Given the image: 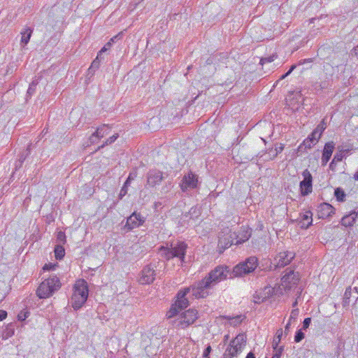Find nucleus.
Segmentation results:
<instances>
[{
  "mask_svg": "<svg viewBox=\"0 0 358 358\" xmlns=\"http://www.w3.org/2000/svg\"><path fill=\"white\" fill-rule=\"evenodd\" d=\"M334 208L327 203H322L317 207V216L319 218L324 219L334 214Z\"/></svg>",
  "mask_w": 358,
  "mask_h": 358,
  "instance_id": "nucleus-18",
  "label": "nucleus"
},
{
  "mask_svg": "<svg viewBox=\"0 0 358 358\" xmlns=\"http://www.w3.org/2000/svg\"><path fill=\"white\" fill-rule=\"evenodd\" d=\"M303 178L300 182V189L302 195L306 196L312 192L313 190V177L308 169H305L302 173Z\"/></svg>",
  "mask_w": 358,
  "mask_h": 358,
  "instance_id": "nucleus-11",
  "label": "nucleus"
},
{
  "mask_svg": "<svg viewBox=\"0 0 358 358\" xmlns=\"http://www.w3.org/2000/svg\"><path fill=\"white\" fill-rule=\"evenodd\" d=\"M197 213H199V210L196 207H193L189 210L190 215L197 214Z\"/></svg>",
  "mask_w": 358,
  "mask_h": 358,
  "instance_id": "nucleus-53",
  "label": "nucleus"
},
{
  "mask_svg": "<svg viewBox=\"0 0 358 358\" xmlns=\"http://www.w3.org/2000/svg\"><path fill=\"white\" fill-rule=\"evenodd\" d=\"M190 292V288H185L183 290L180 291L177 294V300L175 303L172 305L169 311L166 313L168 318H171L176 316L179 310L187 308L189 305V301L185 296Z\"/></svg>",
  "mask_w": 358,
  "mask_h": 358,
  "instance_id": "nucleus-5",
  "label": "nucleus"
},
{
  "mask_svg": "<svg viewBox=\"0 0 358 358\" xmlns=\"http://www.w3.org/2000/svg\"><path fill=\"white\" fill-rule=\"evenodd\" d=\"M334 194H335V196L336 197V199L338 201H344V199L345 197V194L344 191L343 189H341V188L336 189Z\"/></svg>",
  "mask_w": 358,
  "mask_h": 358,
  "instance_id": "nucleus-28",
  "label": "nucleus"
},
{
  "mask_svg": "<svg viewBox=\"0 0 358 358\" xmlns=\"http://www.w3.org/2000/svg\"><path fill=\"white\" fill-rule=\"evenodd\" d=\"M312 222V213L311 212L308 211L302 215L299 221V224L301 228L307 229L310 225H311Z\"/></svg>",
  "mask_w": 358,
  "mask_h": 358,
  "instance_id": "nucleus-23",
  "label": "nucleus"
},
{
  "mask_svg": "<svg viewBox=\"0 0 358 358\" xmlns=\"http://www.w3.org/2000/svg\"><path fill=\"white\" fill-rule=\"evenodd\" d=\"M56 266H57L56 264H45V266H43V270L50 271V270H54Z\"/></svg>",
  "mask_w": 358,
  "mask_h": 358,
  "instance_id": "nucleus-44",
  "label": "nucleus"
},
{
  "mask_svg": "<svg viewBox=\"0 0 358 358\" xmlns=\"http://www.w3.org/2000/svg\"><path fill=\"white\" fill-rule=\"evenodd\" d=\"M357 216L358 213L352 211L348 215L343 216L341 219V223L343 226L345 227H352L354 224Z\"/></svg>",
  "mask_w": 358,
  "mask_h": 358,
  "instance_id": "nucleus-20",
  "label": "nucleus"
},
{
  "mask_svg": "<svg viewBox=\"0 0 358 358\" xmlns=\"http://www.w3.org/2000/svg\"><path fill=\"white\" fill-rule=\"evenodd\" d=\"M245 343V336L244 334H238L230 342L229 345L223 354V358H233L236 357L242 351Z\"/></svg>",
  "mask_w": 358,
  "mask_h": 358,
  "instance_id": "nucleus-4",
  "label": "nucleus"
},
{
  "mask_svg": "<svg viewBox=\"0 0 358 358\" xmlns=\"http://www.w3.org/2000/svg\"><path fill=\"white\" fill-rule=\"evenodd\" d=\"M143 222L144 217L140 213H134L127 218L124 228L130 231L142 225Z\"/></svg>",
  "mask_w": 358,
  "mask_h": 358,
  "instance_id": "nucleus-14",
  "label": "nucleus"
},
{
  "mask_svg": "<svg viewBox=\"0 0 358 358\" xmlns=\"http://www.w3.org/2000/svg\"><path fill=\"white\" fill-rule=\"evenodd\" d=\"M131 181V180H129L127 179V180L125 181L123 187H125L127 188L130 185Z\"/></svg>",
  "mask_w": 358,
  "mask_h": 358,
  "instance_id": "nucleus-57",
  "label": "nucleus"
},
{
  "mask_svg": "<svg viewBox=\"0 0 358 358\" xmlns=\"http://www.w3.org/2000/svg\"><path fill=\"white\" fill-rule=\"evenodd\" d=\"M7 317V313L5 310H0V322L6 319Z\"/></svg>",
  "mask_w": 358,
  "mask_h": 358,
  "instance_id": "nucleus-49",
  "label": "nucleus"
},
{
  "mask_svg": "<svg viewBox=\"0 0 358 358\" xmlns=\"http://www.w3.org/2000/svg\"><path fill=\"white\" fill-rule=\"evenodd\" d=\"M228 337H229V336H228V335H227V336H225L226 339H228Z\"/></svg>",
  "mask_w": 358,
  "mask_h": 358,
  "instance_id": "nucleus-63",
  "label": "nucleus"
},
{
  "mask_svg": "<svg viewBox=\"0 0 358 358\" xmlns=\"http://www.w3.org/2000/svg\"><path fill=\"white\" fill-rule=\"evenodd\" d=\"M350 292H351L350 288H348L345 290V294H344L345 302H346V299H349Z\"/></svg>",
  "mask_w": 358,
  "mask_h": 358,
  "instance_id": "nucleus-51",
  "label": "nucleus"
},
{
  "mask_svg": "<svg viewBox=\"0 0 358 358\" xmlns=\"http://www.w3.org/2000/svg\"><path fill=\"white\" fill-rule=\"evenodd\" d=\"M107 50H108V48H107V47H106V46H103V47L101 49V50L99 52V54H98L99 57H100L101 55L103 52H106Z\"/></svg>",
  "mask_w": 358,
  "mask_h": 358,
  "instance_id": "nucleus-55",
  "label": "nucleus"
},
{
  "mask_svg": "<svg viewBox=\"0 0 358 358\" xmlns=\"http://www.w3.org/2000/svg\"><path fill=\"white\" fill-rule=\"evenodd\" d=\"M274 350H275V353L273 354V355L272 356L271 358H280V356L282 355V352L284 350V347L283 346H280L279 348L277 347V348Z\"/></svg>",
  "mask_w": 358,
  "mask_h": 358,
  "instance_id": "nucleus-37",
  "label": "nucleus"
},
{
  "mask_svg": "<svg viewBox=\"0 0 358 358\" xmlns=\"http://www.w3.org/2000/svg\"><path fill=\"white\" fill-rule=\"evenodd\" d=\"M109 128L106 125H103L101 127H99L96 131L92 135L90 140L93 142L94 138H103L104 136L108 134Z\"/></svg>",
  "mask_w": 358,
  "mask_h": 358,
  "instance_id": "nucleus-24",
  "label": "nucleus"
},
{
  "mask_svg": "<svg viewBox=\"0 0 358 358\" xmlns=\"http://www.w3.org/2000/svg\"><path fill=\"white\" fill-rule=\"evenodd\" d=\"M284 147L280 145L278 147H276L275 149V153L273 155V157H275L278 153L281 152L283 150Z\"/></svg>",
  "mask_w": 358,
  "mask_h": 358,
  "instance_id": "nucleus-48",
  "label": "nucleus"
},
{
  "mask_svg": "<svg viewBox=\"0 0 358 358\" xmlns=\"http://www.w3.org/2000/svg\"><path fill=\"white\" fill-rule=\"evenodd\" d=\"M155 278V273L153 268L150 265H148L142 270L139 282L143 285L150 284L154 281Z\"/></svg>",
  "mask_w": 358,
  "mask_h": 358,
  "instance_id": "nucleus-15",
  "label": "nucleus"
},
{
  "mask_svg": "<svg viewBox=\"0 0 358 358\" xmlns=\"http://www.w3.org/2000/svg\"><path fill=\"white\" fill-rule=\"evenodd\" d=\"M146 178L145 186L154 187L159 185L164 179L163 172L157 169L150 170L147 173Z\"/></svg>",
  "mask_w": 358,
  "mask_h": 358,
  "instance_id": "nucleus-13",
  "label": "nucleus"
},
{
  "mask_svg": "<svg viewBox=\"0 0 358 358\" xmlns=\"http://www.w3.org/2000/svg\"><path fill=\"white\" fill-rule=\"evenodd\" d=\"M212 349L210 345L207 346V348L205 349L203 353V357L204 358H210L209 355L211 352Z\"/></svg>",
  "mask_w": 358,
  "mask_h": 358,
  "instance_id": "nucleus-43",
  "label": "nucleus"
},
{
  "mask_svg": "<svg viewBox=\"0 0 358 358\" xmlns=\"http://www.w3.org/2000/svg\"><path fill=\"white\" fill-rule=\"evenodd\" d=\"M295 254L289 251L279 252L274 258L273 264L276 267H284L291 262Z\"/></svg>",
  "mask_w": 358,
  "mask_h": 358,
  "instance_id": "nucleus-12",
  "label": "nucleus"
},
{
  "mask_svg": "<svg viewBox=\"0 0 358 358\" xmlns=\"http://www.w3.org/2000/svg\"><path fill=\"white\" fill-rule=\"evenodd\" d=\"M296 304H297V301H295V302L293 303V306H296Z\"/></svg>",
  "mask_w": 358,
  "mask_h": 358,
  "instance_id": "nucleus-62",
  "label": "nucleus"
},
{
  "mask_svg": "<svg viewBox=\"0 0 358 358\" xmlns=\"http://www.w3.org/2000/svg\"><path fill=\"white\" fill-rule=\"evenodd\" d=\"M357 48H358V46H357Z\"/></svg>",
  "mask_w": 358,
  "mask_h": 358,
  "instance_id": "nucleus-64",
  "label": "nucleus"
},
{
  "mask_svg": "<svg viewBox=\"0 0 358 358\" xmlns=\"http://www.w3.org/2000/svg\"><path fill=\"white\" fill-rule=\"evenodd\" d=\"M321 135L322 134L314 129L308 138H312V141L316 143L320 139Z\"/></svg>",
  "mask_w": 358,
  "mask_h": 358,
  "instance_id": "nucleus-33",
  "label": "nucleus"
},
{
  "mask_svg": "<svg viewBox=\"0 0 358 358\" xmlns=\"http://www.w3.org/2000/svg\"><path fill=\"white\" fill-rule=\"evenodd\" d=\"M73 289L71 304L75 310H78L87 299L89 294L87 283L84 280H78L76 282Z\"/></svg>",
  "mask_w": 358,
  "mask_h": 358,
  "instance_id": "nucleus-1",
  "label": "nucleus"
},
{
  "mask_svg": "<svg viewBox=\"0 0 358 358\" xmlns=\"http://www.w3.org/2000/svg\"><path fill=\"white\" fill-rule=\"evenodd\" d=\"M261 293L258 294L257 293L256 294H255L253 296V301L255 303H261L262 302H264L266 299L267 298L266 296H259Z\"/></svg>",
  "mask_w": 358,
  "mask_h": 358,
  "instance_id": "nucleus-31",
  "label": "nucleus"
},
{
  "mask_svg": "<svg viewBox=\"0 0 358 358\" xmlns=\"http://www.w3.org/2000/svg\"><path fill=\"white\" fill-rule=\"evenodd\" d=\"M246 358H255V356L252 352H250L247 355Z\"/></svg>",
  "mask_w": 358,
  "mask_h": 358,
  "instance_id": "nucleus-58",
  "label": "nucleus"
},
{
  "mask_svg": "<svg viewBox=\"0 0 358 358\" xmlns=\"http://www.w3.org/2000/svg\"><path fill=\"white\" fill-rule=\"evenodd\" d=\"M136 178V173H129L127 179L129 180H133L134 178Z\"/></svg>",
  "mask_w": 358,
  "mask_h": 358,
  "instance_id": "nucleus-56",
  "label": "nucleus"
},
{
  "mask_svg": "<svg viewBox=\"0 0 358 358\" xmlns=\"http://www.w3.org/2000/svg\"><path fill=\"white\" fill-rule=\"evenodd\" d=\"M304 338V334L301 331V330H299L294 336V341L296 343L300 342Z\"/></svg>",
  "mask_w": 358,
  "mask_h": 358,
  "instance_id": "nucleus-38",
  "label": "nucleus"
},
{
  "mask_svg": "<svg viewBox=\"0 0 358 358\" xmlns=\"http://www.w3.org/2000/svg\"><path fill=\"white\" fill-rule=\"evenodd\" d=\"M28 315H29V313L27 311H24V312L22 311L18 314L17 317H18L19 320L23 321V320H26V318L28 317Z\"/></svg>",
  "mask_w": 358,
  "mask_h": 358,
  "instance_id": "nucleus-41",
  "label": "nucleus"
},
{
  "mask_svg": "<svg viewBox=\"0 0 358 358\" xmlns=\"http://www.w3.org/2000/svg\"><path fill=\"white\" fill-rule=\"evenodd\" d=\"M282 334H283V331L282 329H279L277 330L275 336L273 343H272V346H273V350H275L277 348V347L278 346L279 343H280Z\"/></svg>",
  "mask_w": 358,
  "mask_h": 358,
  "instance_id": "nucleus-25",
  "label": "nucleus"
},
{
  "mask_svg": "<svg viewBox=\"0 0 358 358\" xmlns=\"http://www.w3.org/2000/svg\"><path fill=\"white\" fill-rule=\"evenodd\" d=\"M296 67V65H292L290 67L289 70L285 74L282 75L280 78L281 79L285 78L288 75H289L294 71V69H295Z\"/></svg>",
  "mask_w": 358,
  "mask_h": 358,
  "instance_id": "nucleus-47",
  "label": "nucleus"
},
{
  "mask_svg": "<svg viewBox=\"0 0 358 358\" xmlns=\"http://www.w3.org/2000/svg\"><path fill=\"white\" fill-rule=\"evenodd\" d=\"M242 315H236L235 317L225 316L224 318L229 320L231 325L237 326L242 322Z\"/></svg>",
  "mask_w": 358,
  "mask_h": 358,
  "instance_id": "nucleus-26",
  "label": "nucleus"
},
{
  "mask_svg": "<svg viewBox=\"0 0 358 358\" xmlns=\"http://www.w3.org/2000/svg\"><path fill=\"white\" fill-rule=\"evenodd\" d=\"M111 44H112L111 42L109 41L104 46L107 47L108 49H109L111 46Z\"/></svg>",
  "mask_w": 358,
  "mask_h": 358,
  "instance_id": "nucleus-60",
  "label": "nucleus"
},
{
  "mask_svg": "<svg viewBox=\"0 0 358 358\" xmlns=\"http://www.w3.org/2000/svg\"><path fill=\"white\" fill-rule=\"evenodd\" d=\"M314 142L312 141V138H308L307 139H306L304 141H303V145H305L306 148H311V145Z\"/></svg>",
  "mask_w": 358,
  "mask_h": 358,
  "instance_id": "nucleus-46",
  "label": "nucleus"
},
{
  "mask_svg": "<svg viewBox=\"0 0 358 358\" xmlns=\"http://www.w3.org/2000/svg\"><path fill=\"white\" fill-rule=\"evenodd\" d=\"M55 254L57 259H62L65 255V250L63 246L57 245L55 248Z\"/></svg>",
  "mask_w": 358,
  "mask_h": 358,
  "instance_id": "nucleus-27",
  "label": "nucleus"
},
{
  "mask_svg": "<svg viewBox=\"0 0 358 358\" xmlns=\"http://www.w3.org/2000/svg\"><path fill=\"white\" fill-rule=\"evenodd\" d=\"M57 240L59 243L64 244L66 243V235L63 231H59L57 235Z\"/></svg>",
  "mask_w": 358,
  "mask_h": 358,
  "instance_id": "nucleus-36",
  "label": "nucleus"
},
{
  "mask_svg": "<svg viewBox=\"0 0 358 358\" xmlns=\"http://www.w3.org/2000/svg\"><path fill=\"white\" fill-rule=\"evenodd\" d=\"M344 157V151H340L339 152L336 153V155L334 156V159L332 162L330 164V166L333 165L334 162H338L343 160Z\"/></svg>",
  "mask_w": 358,
  "mask_h": 358,
  "instance_id": "nucleus-30",
  "label": "nucleus"
},
{
  "mask_svg": "<svg viewBox=\"0 0 358 358\" xmlns=\"http://www.w3.org/2000/svg\"><path fill=\"white\" fill-rule=\"evenodd\" d=\"M229 273L230 271L228 266L220 265L212 270L206 278L210 282L211 285L214 287L220 282L227 279Z\"/></svg>",
  "mask_w": 358,
  "mask_h": 358,
  "instance_id": "nucleus-8",
  "label": "nucleus"
},
{
  "mask_svg": "<svg viewBox=\"0 0 358 358\" xmlns=\"http://www.w3.org/2000/svg\"><path fill=\"white\" fill-rule=\"evenodd\" d=\"M307 62H308V63L313 62V59L309 58V59H305L301 60L299 62V65H301V64H303Z\"/></svg>",
  "mask_w": 358,
  "mask_h": 358,
  "instance_id": "nucleus-52",
  "label": "nucleus"
},
{
  "mask_svg": "<svg viewBox=\"0 0 358 358\" xmlns=\"http://www.w3.org/2000/svg\"><path fill=\"white\" fill-rule=\"evenodd\" d=\"M299 273L298 272L295 273L294 271H290L282 278L281 286L285 290H289L297 285L299 281Z\"/></svg>",
  "mask_w": 358,
  "mask_h": 358,
  "instance_id": "nucleus-10",
  "label": "nucleus"
},
{
  "mask_svg": "<svg viewBox=\"0 0 358 358\" xmlns=\"http://www.w3.org/2000/svg\"><path fill=\"white\" fill-rule=\"evenodd\" d=\"M117 37H118V36H115L113 37L112 38H110V42H111V43H113L115 41V40L117 38Z\"/></svg>",
  "mask_w": 358,
  "mask_h": 358,
  "instance_id": "nucleus-59",
  "label": "nucleus"
},
{
  "mask_svg": "<svg viewBox=\"0 0 358 358\" xmlns=\"http://www.w3.org/2000/svg\"><path fill=\"white\" fill-rule=\"evenodd\" d=\"M334 149V142H328L325 144L322 156V164L325 166L330 159L331 155Z\"/></svg>",
  "mask_w": 358,
  "mask_h": 358,
  "instance_id": "nucleus-19",
  "label": "nucleus"
},
{
  "mask_svg": "<svg viewBox=\"0 0 358 358\" xmlns=\"http://www.w3.org/2000/svg\"><path fill=\"white\" fill-rule=\"evenodd\" d=\"M187 245L184 242H178L176 244H171V248H161L162 255L166 259L178 257L181 262H184Z\"/></svg>",
  "mask_w": 358,
  "mask_h": 358,
  "instance_id": "nucleus-3",
  "label": "nucleus"
},
{
  "mask_svg": "<svg viewBox=\"0 0 358 358\" xmlns=\"http://www.w3.org/2000/svg\"><path fill=\"white\" fill-rule=\"evenodd\" d=\"M198 318V311L196 309L190 308L183 312L177 320L175 325L180 329H185L194 323Z\"/></svg>",
  "mask_w": 358,
  "mask_h": 358,
  "instance_id": "nucleus-9",
  "label": "nucleus"
},
{
  "mask_svg": "<svg viewBox=\"0 0 358 358\" xmlns=\"http://www.w3.org/2000/svg\"><path fill=\"white\" fill-rule=\"evenodd\" d=\"M33 33V29L30 27H25L20 32L21 41L20 44L24 47L29 41L31 34Z\"/></svg>",
  "mask_w": 358,
  "mask_h": 358,
  "instance_id": "nucleus-22",
  "label": "nucleus"
},
{
  "mask_svg": "<svg viewBox=\"0 0 358 358\" xmlns=\"http://www.w3.org/2000/svg\"><path fill=\"white\" fill-rule=\"evenodd\" d=\"M233 243V235L231 234H225L224 231L219 235L218 250L220 253H222L224 250L229 248Z\"/></svg>",
  "mask_w": 358,
  "mask_h": 358,
  "instance_id": "nucleus-16",
  "label": "nucleus"
},
{
  "mask_svg": "<svg viewBox=\"0 0 358 358\" xmlns=\"http://www.w3.org/2000/svg\"><path fill=\"white\" fill-rule=\"evenodd\" d=\"M276 58V55H273L269 57H263L260 60V64L262 65H264L266 63H270L274 61V59Z\"/></svg>",
  "mask_w": 358,
  "mask_h": 358,
  "instance_id": "nucleus-32",
  "label": "nucleus"
},
{
  "mask_svg": "<svg viewBox=\"0 0 358 358\" xmlns=\"http://www.w3.org/2000/svg\"><path fill=\"white\" fill-rule=\"evenodd\" d=\"M310 322H311V319L310 317L306 318L303 322V329H306L308 328Z\"/></svg>",
  "mask_w": 358,
  "mask_h": 358,
  "instance_id": "nucleus-45",
  "label": "nucleus"
},
{
  "mask_svg": "<svg viewBox=\"0 0 358 358\" xmlns=\"http://www.w3.org/2000/svg\"><path fill=\"white\" fill-rule=\"evenodd\" d=\"M313 87H314L315 90H320L327 88V83L326 81H322V82H320V83L317 82L315 83Z\"/></svg>",
  "mask_w": 358,
  "mask_h": 358,
  "instance_id": "nucleus-34",
  "label": "nucleus"
},
{
  "mask_svg": "<svg viewBox=\"0 0 358 358\" xmlns=\"http://www.w3.org/2000/svg\"><path fill=\"white\" fill-rule=\"evenodd\" d=\"M257 266V259L255 257H250L245 262L236 265L232 271L230 278L241 276L253 271Z\"/></svg>",
  "mask_w": 358,
  "mask_h": 358,
  "instance_id": "nucleus-6",
  "label": "nucleus"
},
{
  "mask_svg": "<svg viewBox=\"0 0 358 358\" xmlns=\"http://www.w3.org/2000/svg\"><path fill=\"white\" fill-rule=\"evenodd\" d=\"M197 182V177L192 173H189L183 177L180 183V187L183 192L189 189H194L196 187Z\"/></svg>",
  "mask_w": 358,
  "mask_h": 358,
  "instance_id": "nucleus-17",
  "label": "nucleus"
},
{
  "mask_svg": "<svg viewBox=\"0 0 358 358\" xmlns=\"http://www.w3.org/2000/svg\"><path fill=\"white\" fill-rule=\"evenodd\" d=\"M326 129V123L324 122V120H323L315 128V130L317 131L319 133L322 134L324 130Z\"/></svg>",
  "mask_w": 358,
  "mask_h": 358,
  "instance_id": "nucleus-39",
  "label": "nucleus"
},
{
  "mask_svg": "<svg viewBox=\"0 0 358 358\" xmlns=\"http://www.w3.org/2000/svg\"><path fill=\"white\" fill-rule=\"evenodd\" d=\"M210 282L205 277L202 280L195 282L190 288V292L196 299L206 298L209 295V289L212 288Z\"/></svg>",
  "mask_w": 358,
  "mask_h": 358,
  "instance_id": "nucleus-7",
  "label": "nucleus"
},
{
  "mask_svg": "<svg viewBox=\"0 0 358 358\" xmlns=\"http://www.w3.org/2000/svg\"><path fill=\"white\" fill-rule=\"evenodd\" d=\"M299 312L298 309L292 310L290 313V316H289V319L288 322H292V320H295L299 315Z\"/></svg>",
  "mask_w": 358,
  "mask_h": 358,
  "instance_id": "nucleus-40",
  "label": "nucleus"
},
{
  "mask_svg": "<svg viewBox=\"0 0 358 358\" xmlns=\"http://www.w3.org/2000/svg\"><path fill=\"white\" fill-rule=\"evenodd\" d=\"M38 80H34L29 85L27 90V94L31 96L36 91V87L38 85Z\"/></svg>",
  "mask_w": 358,
  "mask_h": 358,
  "instance_id": "nucleus-29",
  "label": "nucleus"
},
{
  "mask_svg": "<svg viewBox=\"0 0 358 358\" xmlns=\"http://www.w3.org/2000/svg\"><path fill=\"white\" fill-rule=\"evenodd\" d=\"M127 193V188L125 187H122L121 190H120V197L122 198V196L126 195Z\"/></svg>",
  "mask_w": 358,
  "mask_h": 358,
  "instance_id": "nucleus-50",
  "label": "nucleus"
},
{
  "mask_svg": "<svg viewBox=\"0 0 358 358\" xmlns=\"http://www.w3.org/2000/svg\"><path fill=\"white\" fill-rule=\"evenodd\" d=\"M251 236V231L247 227L241 229L239 234L236 236V245L241 244L248 241Z\"/></svg>",
  "mask_w": 358,
  "mask_h": 358,
  "instance_id": "nucleus-21",
  "label": "nucleus"
},
{
  "mask_svg": "<svg viewBox=\"0 0 358 358\" xmlns=\"http://www.w3.org/2000/svg\"><path fill=\"white\" fill-rule=\"evenodd\" d=\"M290 325H291V322H288L285 327V335L288 334V333L289 331Z\"/></svg>",
  "mask_w": 358,
  "mask_h": 358,
  "instance_id": "nucleus-54",
  "label": "nucleus"
},
{
  "mask_svg": "<svg viewBox=\"0 0 358 358\" xmlns=\"http://www.w3.org/2000/svg\"><path fill=\"white\" fill-rule=\"evenodd\" d=\"M99 55H97L96 58L92 62L89 70H90L92 68H95V69L99 68Z\"/></svg>",
  "mask_w": 358,
  "mask_h": 358,
  "instance_id": "nucleus-42",
  "label": "nucleus"
},
{
  "mask_svg": "<svg viewBox=\"0 0 358 358\" xmlns=\"http://www.w3.org/2000/svg\"><path fill=\"white\" fill-rule=\"evenodd\" d=\"M61 286L59 279L52 275L43 281L37 289L36 294L40 299H46Z\"/></svg>",
  "mask_w": 358,
  "mask_h": 358,
  "instance_id": "nucleus-2",
  "label": "nucleus"
},
{
  "mask_svg": "<svg viewBox=\"0 0 358 358\" xmlns=\"http://www.w3.org/2000/svg\"><path fill=\"white\" fill-rule=\"evenodd\" d=\"M354 178L356 180H358V171L355 173V176H354Z\"/></svg>",
  "mask_w": 358,
  "mask_h": 358,
  "instance_id": "nucleus-61",
  "label": "nucleus"
},
{
  "mask_svg": "<svg viewBox=\"0 0 358 358\" xmlns=\"http://www.w3.org/2000/svg\"><path fill=\"white\" fill-rule=\"evenodd\" d=\"M118 137V134H115L114 135H113L112 136H110V138H108V139H106V141L104 142V143L100 146V148H103L105 145H108L109 144H111L112 143H113Z\"/></svg>",
  "mask_w": 358,
  "mask_h": 358,
  "instance_id": "nucleus-35",
  "label": "nucleus"
}]
</instances>
